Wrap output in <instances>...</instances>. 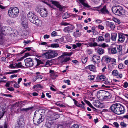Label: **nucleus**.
Returning a JSON list of instances; mask_svg holds the SVG:
<instances>
[{"label":"nucleus","mask_w":128,"mask_h":128,"mask_svg":"<svg viewBox=\"0 0 128 128\" xmlns=\"http://www.w3.org/2000/svg\"><path fill=\"white\" fill-rule=\"evenodd\" d=\"M45 110L43 109H40L38 111L34 113L33 120L34 124L36 125L42 122L44 120Z\"/></svg>","instance_id":"nucleus-1"},{"label":"nucleus","mask_w":128,"mask_h":128,"mask_svg":"<svg viewBox=\"0 0 128 128\" xmlns=\"http://www.w3.org/2000/svg\"><path fill=\"white\" fill-rule=\"evenodd\" d=\"M97 96L99 100H104L110 99L112 97V95L108 91L100 90L98 92Z\"/></svg>","instance_id":"nucleus-2"},{"label":"nucleus","mask_w":128,"mask_h":128,"mask_svg":"<svg viewBox=\"0 0 128 128\" xmlns=\"http://www.w3.org/2000/svg\"><path fill=\"white\" fill-rule=\"evenodd\" d=\"M58 55L56 51L49 50L42 54V56L46 59L53 58Z\"/></svg>","instance_id":"nucleus-3"},{"label":"nucleus","mask_w":128,"mask_h":128,"mask_svg":"<svg viewBox=\"0 0 128 128\" xmlns=\"http://www.w3.org/2000/svg\"><path fill=\"white\" fill-rule=\"evenodd\" d=\"M19 12V9L17 7H13L10 8L9 9L8 14L10 17L14 18L18 16Z\"/></svg>","instance_id":"nucleus-4"},{"label":"nucleus","mask_w":128,"mask_h":128,"mask_svg":"<svg viewBox=\"0 0 128 128\" xmlns=\"http://www.w3.org/2000/svg\"><path fill=\"white\" fill-rule=\"evenodd\" d=\"M112 10L113 13L117 15L120 16L124 14L123 8L120 6L113 7Z\"/></svg>","instance_id":"nucleus-5"},{"label":"nucleus","mask_w":128,"mask_h":128,"mask_svg":"<svg viewBox=\"0 0 128 128\" xmlns=\"http://www.w3.org/2000/svg\"><path fill=\"white\" fill-rule=\"evenodd\" d=\"M17 124L16 125L15 128H24L25 122L24 118L22 116H21L18 120Z\"/></svg>","instance_id":"nucleus-6"},{"label":"nucleus","mask_w":128,"mask_h":128,"mask_svg":"<svg viewBox=\"0 0 128 128\" xmlns=\"http://www.w3.org/2000/svg\"><path fill=\"white\" fill-rule=\"evenodd\" d=\"M122 50V47L120 46H117L114 48H112L108 49L110 53L112 54H116L117 52H120Z\"/></svg>","instance_id":"nucleus-7"},{"label":"nucleus","mask_w":128,"mask_h":128,"mask_svg":"<svg viewBox=\"0 0 128 128\" xmlns=\"http://www.w3.org/2000/svg\"><path fill=\"white\" fill-rule=\"evenodd\" d=\"M4 28L2 27L0 24V43L1 44L4 39V35H6L5 31L6 29L4 30Z\"/></svg>","instance_id":"nucleus-8"},{"label":"nucleus","mask_w":128,"mask_h":128,"mask_svg":"<svg viewBox=\"0 0 128 128\" xmlns=\"http://www.w3.org/2000/svg\"><path fill=\"white\" fill-rule=\"evenodd\" d=\"M59 117V115L55 113L50 114L47 116L48 120H51L53 122L54 120L58 119Z\"/></svg>","instance_id":"nucleus-9"},{"label":"nucleus","mask_w":128,"mask_h":128,"mask_svg":"<svg viewBox=\"0 0 128 128\" xmlns=\"http://www.w3.org/2000/svg\"><path fill=\"white\" fill-rule=\"evenodd\" d=\"M117 105L118 106L116 108L114 113L117 114H120L124 113V108L121 106L119 104Z\"/></svg>","instance_id":"nucleus-10"},{"label":"nucleus","mask_w":128,"mask_h":128,"mask_svg":"<svg viewBox=\"0 0 128 128\" xmlns=\"http://www.w3.org/2000/svg\"><path fill=\"white\" fill-rule=\"evenodd\" d=\"M25 65L26 66L31 67L34 64L32 58H28L24 60Z\"/></svg>","instance_id":"nucleus-11"},{"label":"nucleus","mask_w":128,"mask_h":128,"mask_svg":"<svg viewBox=\"0 0 128 128\" xmlns=\"http://www.w3.org/2000/svg\"><path fill=\"white\" fill-rule=\"evenodd\" d=\"M125 34L120 33L118 34V42L119 43L123 42L125 40V37L124 36Z\"/></svg>","instance_id":"nucleus-12"},{"label":"nucleus","mask_w":128,"mask_h":128,"mask_svg":"<svg viewBox=\"0 0 128 128\" xmlns=\"http://www.w3.org/2000/svg\"><path fill=\"white\" fill-rule=\"evenodd\" d=\"M74 28V26L73 25H71L64 28V29L63 30L65 32H71Z\"/></svg>","instance_id":"nucleus-13"},{"label":"nucleus","mask_w":128,"mask_h":128,"mask_svg":"<svg viewBox=\"0 0 128 128\" xmlns=\"http://www.w3.org/2000/svg\"><path fill=\"white\" fill-rule=\"evenodd\" d=\"M38 11L40 12L41 16L43 17H46L48 14V12L46 11V9L45 8H42L39 9Z\"/></svg>","instance_id":"nucleus-14"},{"label":"nucleus","mask_w":128,"mask_h":128,"mask_svg":"<svg viewBox=\"0 0 128 128\" xmlns=\"http://www.w3.org/2000/svg\"><path fill=\"white\" fill-rule=\"evenodd\" d=\"M52 4L59 8L60 10L62 11L63 9V7L60 4L59 2L55 0H51Z\"/></svg>","instance_id":"nucleus-15"},{"label":"nucleus","mask_w":128,"mask_h":128,"mask_svg":"<svg viewBox=\"0 0 128 128\" xmlns=\"http://www.w3.org/2000/svg\"><path fill=\"white\" fill-rule=\"evenodd\" d=\"M58 59L62 63L66 62L69 60L70 58H64V55H62L58 57Z\"/></svg>","instance_id":"nucleus-16"},{"label":"nucleus","mask_w":128,"mask_h":128,"mask_svg":"<svg viewBox=\"0 0 128 128\" xmlns=\"http://www.w3.org/2000/svg\"><path fill=\"white\" fill-rule=\"evenodd\" d=\"M102 6L101 7L100 10V12L102 14H108L109 12L106 9V7L105 5L102 7Z\"/></svg>","instance_id":"nucleus-17"},{"label":"nucleus","mask_w":128,"mask_h":128,"mask_svg":"<svg viewBox=\"0 0 128 128\" xmlns=\"http://www.w3.org/2000/svg\"><path fill=\"white\" fill-rule=\"evenodd\" d=\"M106 24L107 26L111 28L112 29L114 30L115 28V25L113 22L107 21L106 22Z\"/></svg>","instance_id":"nucleus-18"},{"label":"nucleus","mask_w":128,"mask_h":128,"mask_svg":"<svg viewBox=\"0 0 128 128\" xmlns=\"http://www.w3.org/2000/svg\"><path fill=\"white\" fill-rule=\"evenodd\" d=\"M119 104L118 103H116L113 104L111 106L110 108V110L112 112L114 113L116 108H117L118 106L117 104Z\"/></svg>","instance_id":"nucleus-19"},{"label":"nucleus","mask_w":128,"mask_h":128,"mask_svg":"<svg viewBox=\"0 0 128 128\" xmlns=\"http://www.w3.org/2000/svg\"><path fill=\"white\" fill-rule=\"evenodd\" d=\"M100 59V56H98L95 55L92 58V61L94 64L96 63L97 61L98 62V60Z\"/></svg>","instance_id":"nucleus-20"},{"label":"nucleus","mask_w":128,"mask_h":128,"mask_svg":"<svg viewBox=\"0 0 128 128\" xmlns=\"http://www.w3.org/2000/svg\"><path fill=\"white\" fill-rule=\"evenodd\" d=\"M53 123V122L51 120H48V118H47V120L45 124L46 126L48 128H50Z\"/></svg>","instance_id":"nucleus-21"},{"label":"nucleus","mask_w":128,"mask_h":128,"mask_svg":"<svg viewBox=\"0 0 128 128\" xmlns=\"http://www.w3.org/2000/svg\"><path fill=\"white\" fill-rule=\"evenodd\" d=\"M104 84H102V87H104L106 88H110V86L108 85L110 84V82L108 80H106L104 82Z\"/></svg>","instance_id":"nucleus-22"},{"label":"nucleus","mask_w":128,"mask_h":128,"mask_svg":"<svg viewBox=\"0 0 128 128\" xmlns=\"http://www.w3.org/2000/svg\"><path fill=\"white\" fill-rule=\"evenodd\" d=\"M73 35L75 38L80 37L81 35V34L78 30H76L73 33Z\"/></svg>","instance_id":"nucleus-23"},{"label":"nucleus","mask_w":128,"mask_h":128,"mask_svg":"<svg viewBox=\"0 0 128 128\" xmlns=\"http://www.w3.org/2000/svg\"><path fill=\"white\" fill-rule=\"evenodd\" d=\"M103 60L106 62H109L111 60V58L110 57L108 56H103Z\"/></svg>","instance_id":"nucleus-24"},{"label":"nucleus","mask_w":128,"mask_h":128,"mask_svg":"<svg viewBox=\"0 0 128 128\" xmlns=\"http://www.w3.org/2000/svg\"><path fill=\"white\" fill-rule=\"evenodd\" d=\"M5 112V108L4 107H0V120L3 116Z\"/></svg>","instance_id":"nucleus-25"},{"label":"nucleus","mask_w":128,"mask_h":128,"mask_svg":"<svg viewBox=\"0 0 128 128\" xmlns=\"http://www.w3.org/2000/svg\"><path fill=\"white\" fill-rule=\"evenodd\" d=\"M96 51L100 55L103 54L104 52V50L103 48H100L96 50Z\"/></svg>","instance_id":"nucleus-26"},{"label":"nucleus","mask_w":128,"mask_h":128,"mask_svg":"<svg viewBox=\"0 0 128 128\" xmlns=\"http://www.w3.org/2000/svg\"><path fill=\"white\" fill-rule=\"evenodd\" d=\"M36 60L37 62V64L35 66L36 68L38 67L42 66V64H43V63L40 60L38 59L37 58H36Z\"/></svg>","instance_id":"nucleus-27"},{"label":"nucleus","mask_w":128,"mask_h":128,"mask_svg":"<svg viewBox=\"0 0 128 128\" xmlns=\"http://www.w3.org/2000/svg\"><path fill=\"white\" fill-rule=\"evenodd\" d=\"M110 35L109 34L106 33L104 35V39L106 42L110 41Z\"/></svg>","instance_id":"nucleus-28"},{"label":"nucleus","mask_w":128,"mask_h":128,"mask_svg":"<svg viewBox=\"0 0 128 128\" xmlns=\"http://www.w3.org/2000/svg\"><path fill=\"white\" fill-rule=\"evenodd\" d=\"M33 108L34 107H33L32 106L26 108H22L20 109V110L24 111L26 112H28L31 111Z\"/></svg>","instance_id":"nucleus-29"},{"label":"nucleus","mask_w":128,"mask_h":128,"mask_svg":"<svg viewBox=\"0 0 128 128\" xmlns=\"http://www.w3.org/2000/svg\"><path fill=\"white\" fill-rule=\"evenodd\" d=\"M88 68L91 71L95 72L96 71V67L93 65H90L88 66Z\"/></svg>","instance_id":"nucleus-30"},{"label":"nucleus","mask_w":128,"mask_h":128,"mask_svg":"<svg viewBox=\"0 0 128 128\" xmlns=\"http://www.w3.org/2000/svg\"><path fill=\"white\" fill-rule=\"evenodd\" d=\"M111 38L113 41H115L116 39L117 34L116 33H112L111 34Z\"/></svg>","instance_id":"nucleus-31"},{"label":"nucleus","mask_w":128,"mask_h":128,"mask_svg":"<svg viewBox=\"0 0 128 128\" xmlns=\"http://www.w3.org/2000/svg\"><path fill=\"white\" fill-rule=\"evenodd\" d=\"M36 17V18H35L36 19L34 21L33 23L36 25H38L39 24L41 23V21L39 20L37 16Z\"/></svg>","instance_id":"nucleus-32"},{"label":"nucleus","mask_w":128,"mask_h":128,"mask_svg":"<svg viewBox=\"0 0 128 128\" xmlns=\"http://www.w3.org/2000/svg\"><path fill=\"white\" fill-rule=\"evenodd\" d=\"M7 33L10 34H12L14 32L13 30L10 27H8L6 29Z\"/></svg>","instance_id":"nucleus-33"},{"label":"nucleus","mask_w":128,"mask_h":128,"mask_svg":"<svg viewBox=\"0 0 128 128\" xmlns=\"http://www.w3.org/2000/svg\"><path fill=\"white\" fill-rule=\"evenodd\" d=\"M84 0H78L79 2L84 6L88 8L90 7V6H89L88 4L84 2Z\"/></svg>","instance_id":"nucleus-34"},{"label":"nucleus","mask_w":128,"mask_h":128,"mask_svg":"<svg viewBox=\"0 0 128 128\" xmlns=\"http://www.w3.org/2000/svg\"><path fill=\"white\" fill-rule=\"evenodd\" d=\"M97 78L98 79H99L98 80H104L105 78V77L103 75H101L98 76L97 77Z\"/></svg>","instance_id":"nucleus-35"},{"label":"nucleus","mask_w":128,"mask_h":128,"mask_svg":"<svg viewBox=\"0 0 128 128\" xmlns=\"http://www.w3.org/2000/svg\"><path fill=\"white\" fill-rule=\"evenodd\" d=\"M16 66V68H24V66L22 65L21 62H18V63H16L15 64H14Z\"/></svg>","instance_id":"nucleus-36"},{"label":"nucleus","mask_w":128,"mask_h":128,"mask_svg":"<svg viewBox=\"0 0 128 128\" xmlns=\"http://www.w3.org/2000/svg\"><path fill=\"white\" fill-rule=\"evenodd\" d=\"M34 14L32 12H30L28 14V17L29 20L31 19L32 17H34Z\"/></svg>","instance_id":"nucleus-37"},{"label":"nucleus","mask_w":128,"mask_h":128,"mask_svg":"<svg viewBox=\"0 0 128 128\" xmlns=\"http://www.w3.org/2000/svg\"><path fill=\"white\" fill-rule=\"evenodd\" d=\"M20 70H13L11 71V72H6L5 73L7 74H12L18 72L20 71Z\"/></svg>","instance_id":"nucleus-38"},{"label":"nucleus","mask_w":128,"mask_h":128,"mask_svg":"<svg viewBox=\"0 0 128 128\" xmlns=\"http://www.w3.org/2000/svg\"><path fill=\"white\" fill-rule=\"evenodd\" d=\"M87 60V58L86 57H83L82 59V62L84 64L86 63Z\"/></svg>","instance_id":"nucleus-39"},{"label":"nucleus","mask_w":128,"mask_h":128,"mask_svg":"<svg viewBox=\"0 0 128 128\" xmlns=\"http://www.w3.org/2000/svg\"><path fill=\"white\" fill-rule=\"evenodd\" d=\"M88 45L90 47L95 46L97 45V44L96 42H94V43L92 42H90L88 43Z\"/></svg>","instance_id":"nucleus-40"},{"label":"nucleus","mask_w":128,"mask_h":128,"mask_svg":"<svg viewBox=\"0 0 128 128\" xmlns=\"http://www.w3.org/2000/svg\"><path fill=\"white\" fill-rule=\"evenodd\" d=\"M118 74V71L116 70H113L112 72V74L114 76H117Z\"/></svg>","instance_id":"nucleus-41"},{"label":"nucleus","mask_w":128,"mask_h":128,"mask_svg":"<svg viewBox=\"0 0 128 128\" xmlns=\"http://www.w3.org/2000/svg\"><path fill=\"white\" fill-rule=\"evenodd\" d=\"M50 46L52 48H56L59 47V45L58 44H52L50 45Z\"/></svg>","instance_id":"nucleus-42"},{"label":"nucleus","mask_w":128,"mask_h":128,"mask_svg":"<svg viewBox=\"0 0 128 128\" xmlns=\"http://www.w3.org/2000/svg\"><path fill=\"white\" fill-rule=\"evenodd\" d=\"M69 17V16L68 13L66 12L62 16V17L63 19H66Z\"/></svg>","instance_id":"nucleus-43"},{"label":"nucleus","mask_w":128,"mask_h":128,"mask_svg":"<svg viewBox=\"0 0 128 128\" xmlns=\"http://www.w3.org/2000/svg\"><path fill=\"white\" fill-rule=\"evenodd\" d=\"M37 17L36 16L34 15V17H32L31 19H29V20L31 22L33 23L34 21L36 19L35 18H36V17Z\"/></svg>","instance_id":"nucleus-44"},{"label":"nucleus","mask_w":128,"mask_h":128,"mask_svg":"<svg viewBox=\"0 0 128 128\" xmlns=\"http://www.w3.org/2000/svg\"><path fill=\"white\" fill-rule=\"evenodd\" d=\"M43 2L44 3L48 5L50 7L52 8L53 9H54V7L52 5L50 4H49L48 2H45V0H43Z\"/></svg>","instance_id":"nucleus-45"},{"label":"nucleus","mask_w":128,"mask_h":128,"mask_svg":"<svg viewBox=\"0 0 128 128\" xmlns=\"http://www.w3.org/2000/svg\"><path fill=\"white\" fill-rule=\"evenodd\" d=\"M102 6V5H100V6H99L96 7V8H96V10L98 11V12L100 13V8Z\"/></svg>","instance_id":"nucleus-46"},{"label":"nucleus","mask_w":128,"mask_h":128,"mask_svg":"<svg viewBox=\"0 0 128 128\" xmlns=\"http://www.w3.org/2000/svg\"><path fill=\"white\" fill-rule=\"evenodd\" d=\"M124 67V65L122 64H120L118 66V68L120 69H123Z\"/></svg>","instance_id":"nucleus-47"},{"label":"nucleus","mask_w":128,"mask_h":128,"mask_svg":"<svg viewBox=\"0 0 128 128\" xmlns=\"http://www.w3.org/2000/svg\"><path fill=\"white\" fill-rule=\"evenodd\" d=\"M112 63L111 64H113V65H115L116 64V60L115 59L112 58L111 61Z\"/></svg>","instance_id":"nucleus-48"},{"label":"nucleus","mask_w":128,"mask_h":128,"mask_svg":"<svg viewBox=\"0 0 128 128\" xmlns=\"http://www.w3.org/2000/svg\"><path fill=\"white\" fill-rule=\"evenodd\" d=\"M57 33L55 31L53 32L51 34V35L52 37H54L57 35Z\"/></svg>","instance_id":"nucleus-49"},{"label":"nucleus","mask_w":128,"mask_h":128,"mask_svg":"<svg viewBox=\"0 0 128 128\" xmlns=\"http://www.w3.org/2000/svg\"><path fill=\"white\" fill-rule=\"evenodd\" d=\"M98 39L100 41H102L104 40V38L101 36H100L98 37Z\"/></svg>","instance_id":"nucleus-50"},{"label":"nucleus","mask_w":128,"mask_h":128,"mask_svg":"<svg viewBox=\"0 0 128 128\" xmlns=\"http://www.w3.org/2000/svg\"><path fill=\"white\" fill-rule=\"evenodd\" d=\"M88 77V80H93L94 78V76L92 75L89 76Z\"/></svg>","instance_id":"nucleus-51"},{"label":"nucleus","mask_w":128,"mask_h":128,"mask_svg":"<svg viewBox=\"0 0 128 128\" xmlns=\"http://www.w3.org/2000/svg\"><path fill=\"white\" fill-rule=\"evenodd\" d=\"M120 125L124 128L126 127V124L124 122H122L120 123Z\"/></svg>","instance_id":"nucleus-52"},{"label":"nucleus","mask_w":128,"mask_h":128,"mask_svg":"<svg viewBox=\"0 0 128 128\" xmlns=\"http://www.w3.org/2000/svg\"><path fill=\"white\" fill-rule=\"evenodd\" d=\"M70 128H79V126L77 124H74L71 126Z\"/></svg>","instance_id":"nucleus-53"},{"label":"nucleus","mask_w":128,"mask_h":128,"mask_svg":"<svg viewBox=\"0 0 128 128\" xmlns=\"http://www.w3.org/2000/svg\"><path fill=\"white\" fill-rule=\"evenodd\" d=\"M42 76L40 75H37L35 77V78L36 79H37L38 78H40V79H42Z\"/></svg>","instance_id":"nucleus-54"},{"label":"nucleus","mask_w":128,"mask_h":128,"mask_svg":"<svg viewBox=\"0 0 128 128\" xmlns=\"http://www.w3.org/2000/svg\"><path fill=\"white\" fill-rule=\"evenodd\" d=\"M56 104L58 106L63 108H64L66 107L65 106L60 104Z\"/></svg>","instance_id":"nucleus-55"},{"label":"nucleus","mask_w":128,"mask_h":128,"mask_svg":"<svg viewBox=\"0 0 128 128\" xmlns=\"http://www.w3.org/2000/svg\"><path fill=\"white\" fill-rule=\"evenodd\" d=\"M70 80H64V82H65L66 83H67L68 84V85L70 84Z\"/></svg>","instance_id":"nucleus-56"},{"label":"nucleus","mask_w":128,"mask_h":128,"mask_svg":"<svg viewBox=\"0 0 128 128\" xmlns=\"http://www.w3.org/2000/svg\"><path fill=\"white\" fill-rule=\"evenodd\" d=\"M128 86V82H125L123 86L124 88H126Z\"/></svg>","instance_id":"nucleus-57"},{"label":"nucleus","mask_w":128,"mask_h":128,"mask_svg":"<svg viewBox=\"0 0 128 128\" xmlns=\"http://www.w3.org/2000/svg\"><path fill=\"white\" fill-rule=\"evenodd\" d=\"M98 27L99 28H100L102 30H103L104 28V26L101 24L98 25Z\"/></svg>","instance_id":"nucleus-58"},{"label":"nucleus","mask_w":128,"mask_h":128,"mask_svg":"<svg viewBox=\"0 0 128 128\" xmlns=\"http://www.w3.org/2000/svg\"><path fill=\"white\" fill-rule=\"evenodd\" d=\"M114 21L115 22L118 24H120V20L117 18L115 19Z\"/></svg>","instance_id":"nucleus-59"},{"label":"nucleus","mask_w":128,"mask_h":128,"mask_svg":"<svg viewBox=\"0 0 128 128\" xmlns=\"http://www.w3.org/2000/svg\"><path fill=\"white\" fill-rule=\"evenodd\" d=\"M95 22L97 23L100 24L102 22V21L98 19H96Z\"/></svg>","instance_id":"nucleus-60"},{"label":"nucleus","mask_w":128,"mask_h":128,"mask_svg":"<svg viewBox=\"0 0 128 128\" xmlns=\"http://www.w3.org/2000/svg\"><path fill=\"white\" fill-rule=\"evenodd\" d=\"M100 46L104 48L106 47V46L105 43H103L101 44L100 45Z\"/></svg>","instance_id":"nucleus-61"},{"label":"nucleus","mask_w":128,"mask_h":128,"mask_svg":"<svg viewBox=\"0 0 128 128\" xmlns=\"http://www.w3.org/2000/svg\"><path fill=\"white\" fill-rule=\"evenodd\" d=\"M113 124L116 127L118 128V127L119 124L117 122H114L113 123Z\"/></svg>","instance_id":"nucleus-62"},{"label":"nucleus","mask_w":128,"mask_h":128,"mask_svg":"<svg viewBox=\"0 0 128 128\" xmlns=\"http://www.w3.org/2000/svg\"><path fill=\"white\" fill-rule=\"evenodd\" d=\"M14 88H18L19 87V85L17 84V83H16L14 84Z\"/></svg>","instance_id":"nucleus-63"},{"label":"nucleus","mask_w":128,"mask_h":128,"mask_svg":"<svg viewBox=\"0 0 128 128\" xmlns=\"http://www.w3.org/2000/svg\"><path fill=\"white\" fill-rule=\"evenodd\" d=\"M86 52L89 54H90L92 53V51L90 50H86Z\"/></svg>","instance_id":"nucleus-64"}]
</instances>
